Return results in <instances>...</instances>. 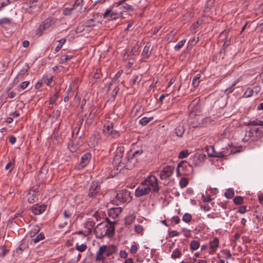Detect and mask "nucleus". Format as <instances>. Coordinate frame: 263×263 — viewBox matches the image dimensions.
<instances>
[{"label": "nucleus", "instance_id": "obj_1", "mask_svg": "<svg viewBox=\"0 0 263 263\" xmlns=\"http://www.w3.org/2000/svg\"><path fill=\"white\" fill-rule=\"evenodd\" d=\"M199 159V155L197 154L192 156L188 162L182 160L180 162L177 167V175L191 176L193 174V165L197 166L198 164V161Z\"/></svg>", "mask_w": 263, "mask_h": 263}, {"label": "nucleus", "instance_id": "obj_2", "mask_svg": "<svg viewBox=\"0 0 263 263\" xmlns=\"http://www.w3.org/2000/svg\"><path fill=\"white\" fill-rule=\"evenodd\" d=\"M119 162L117 163V161H113V164L114 165V169H116L117 171L120 172L123 168L127 170H131L135 165V160L132 158V157L130 156V153H128L125 156H123L119 160Z\"/></svg>", "mask_w": 263, "mask_h": 263}, {"label": "nucleus", "instance_id": "obj_3", "mask_svg": "<svg viewBox=\"0 0 263 263\" xmlns=\"http://www.w3.org/2000/svg\"><path fill=\"white\" fill-rule=\"evenodd\" d=\"M132 199L130 192L127 189H123L117 192L113 202L116 205L128 203Z\"/></svg>", "mask_w": 263, "mask_h": 263}, {"label": "nucleus", "instance_id": "obj_4", "mask_svg": "<svg viewBox=\"0 0 263 263\" xmlns=\"http://www.w3.org/2000/svg\"><path fill=\"white\" fill-rule=\"evenodd\" d=\"M142 184L146 186L151 187V189L155 193H158L159 188L158 184V180L156 177L151 175L147 177L144 181H142Z\"/></svg>", "mask_w": 263, "mask_h": 263}, {"label": "nucleus", "instance_id": "obj_5", "mask_svg": "<svg viewBox=\"0 0 263 263\" xmlns=\"http://www.w3.org/2000/svg\"><path fill=\"white\" fill-rule=\"evenodd\" d=\"M114 4L111 8L106 9L105 12L103 14L104 18H108V21L116 20L122 15V11L116 12L114 10Z\"/></svg>", "mask_w": 263, "mask_h": 263}, {"label": "nucleus", "instance_id": "obj_6", "mask_svg": "<svg viewBox=\"0 0 263 263\" xmlns=\"http://www.w3.org/2000/svg\"><path fill=\"white\" fill-rule=\"evenodd\" d=\"M101 191V185L99 182H92L88 191L87 196L89 198H95Z\"/></svg>", "mask_w": 263, "mask_h": 263}, {"label": "nucleus", "instance_id": "obj_7", "mask_svg": "<svg viewBox=\"0 0 263 263\" xmlns=\"http://www.w3.org/2000/svg\"><path fill=\"white\" fill-rule=\"evenodd\" d=\"M115 228L113 224L107 225L105 224V226L103 228V231L100 234V237H103L107 236L108 237H112L115 234Z\"/></svg>", "mask_w": 263, "mask_h": 263}, {"label": "nucleus", "instance_id": "obj_8", "mask_svg": "<svg viewBox=\"0 0 263 263\" xmlns=\"http://www.w3.org/2000/svg\"><path fill=\"white\" fill-rule=\"evenodd\" d=\"M151 187L145 186V184H142L136 189L135 191V196L137 197H140L143 196L147 195L151 191Z\"/></svg>", "mask_w": 263, "mask_h": 263}, {"label": "nucleus", "instance_id": "obj_9", "mask_svg": "<svg viewBox=\"0 0 263 263\" xmlns=\"http://www.w3.org/2000/svg\"><path fill=\"white\" fill-rule=\"evenodd\" d=\"M15 23L12 18L4 17L0 20V25L6 30L13 27Z\"/></svg>", "mask_w": 263, "mask_h": 263}, {"label": "nucleus", "instance_id": "obj_10", "mask_svg": "<svg viewBox=\"0 0 263 263\" xmlns=\"http://www.w3.org/2000/svg\"><path fill=\"white\" fill-rule=\"evenodd\" d=\"M108 247L106 245L101 246L99 251L97 252V256L96 260L98 261H101L102 262L105 259V257L103 255L108 251Z\"/></svg>", "mask_w": 263, "mask_h": 263}, {"label": "nucleus", "instance_id": "obj_11", "mask_svg": "<svg viewBox=\"0 0 263 263\" xmlns=\"http://www.w3.org/2000/svg\"><path fill=\"white\" fill-rule=\"evenodd\" d=\"M106 127V133L113 138H117L120 136L118 131L114 130L112 123H108Z\"/></svg>", "mask_w": 263, "mask_h": 263}, {"label": "nucleus", "instance_id": "obj_12", "mask_svg": "<svg viewBox=\"0 0 263 263\" xmlns=\"http://www.w3.org/2000/svg\"><path fill=\"white\" fill-rule=\"evenodd\" d=\"M173 168L170 166L164 167L161 171L160 177L161 179H165L173 174Z\"/></svg>", "mask_w": 263, "mask_h": 263}, {"label": "nucleus", "instance_id": "obj_13", "mask_svg": "<svg viewBox=\"0 0 263 263\" xmlns=\"http://www.w3.org/2000/svg\"><path fill=\"white\" fill-rule=\"evenodd\" d=\"M124 147L122 145L118 146L115 153L113 158V161H117L119 163V160L124 156Z\"/></svg>", "mask_w": 263, "mask_h": 263}, {"label": "nucleus", "instance_id": "obj_14", "mask_svg": "<svg viewBox=\"0 0 263 263\" xmlns=\"http://www.w3.org/2000/svg\"><path fill=\"white\" fill-rule=\"evenodd\" d=\"M46 205L36 204L32 206L31 210L35 215H40L46 210Z\"/></svg>", "mask_w": 263, "mask_h": 263}, {"label": "nucleus", "instance_id": "obj_15", "mask_svg": "<svg viewBox=\"0 0 263 263\" xmlns=\"http://www.w3.org/2000/svg\"><path fill=\"white\" fill-rule=\"evenodd\" d=\"M71 215V212H70L69 210H65L63 212V216L65 220L64 221V222L61 223L59 225V227L60 228H64L68 224H70L71 221V220L69 219V218H70Z\"/></svg>", "mask_w": 263, "mask_h": 263}, {"label": "nucleus", "instance_id": "obj_16", "mask_svg": "<svg viewBox=\"0 0 263 263\" xmlns=\"http://www.w3.org/2000/svg\"><path fill=\"white\" fill-rule=\"evenodd\" d=\"M121 212V208H111L108 211V215L113 219L117 218Z\"/></svg>", "mask_w": 263, "mask_h": 263}, {"label": "nucleus", "instance_id": "obj_17", "mask_svg": "<svg viewBox=\"0 0 263 263\" xmlns=\"http://www.w3.org/2000/svg\"><path fill=\"white\" fill-rule=\"evenodd\" d=\"M91 158V155L90 153H86L83 155L81 158V165L84 167L87 165Z\"/></svg>", "mask_w": 263, "mask_h": 263}, {"label": "nucleus", "instance_id": "obj_18", "mask_svg": "<svg viewBox=\"0 0 263 263\" xmlns=\"http://www.w3.org/2000/svg\"><path fill=\"white\" fill-rule=\"evenodd\" d=\"M150 45L148 46V44L144 46L141 54L143 59H148L150 57L152 54V49H150Z\"/></svg>", "mask_w": 263, "mask_h": 263}, {"label": "nucleus", "instance_id": "obj_19", "mask_svg": "<svg viewBox=\"0 0 263 263\" xmlns=\"http://www.w3.org/2000/svg\"><path fill=\"white\" fill-rule=\"evenodd\" d=\"M55 22V19L54 17H50L46 19L42 24L45 27V29L49 28Z\"/></svg>", "mask_w": 263, "mask_h": 263}, {"label": "nucleus", "instance_id": "obj_20", "mask_svg": "<svg viewBox=\"0 0 263 263\" xmlns=\"http://www.w3.org/2000/svg\"><path fill=\"white\" fill-rule=\"evenodd\" d=\"M236 152L237 151H234L232 149H231L230 152L228 151V152H225L224 151L217 152L215 151L212 157L223 158L227 154H235Z\"/></svg>", "mask_w": 263, "mask_h": 263}, {"label": "nucleus", "instance_id": "obj_21", "mask_svg": "<svg viewBox=\"0 0 263 263\" xmlns=\"http://www.w3.org/2000/svg\"><path fill=\"white\" fill-rule=\"evenodd\" d=\"M29 68V66L28 64H25L24 67H23L18 72V74L17 75L16 78L23 79L24 75L28 71Z\"/></svg>", "mask_w": 263, "mask_h": 263}, {"label": "nucleus", "instance_id": "obj_22", "mask_svg": "<svg viewBox=\"0 0 263 263\" xmlns=\"http://www.w3.org/2000/svg\"><path fill=\"white\" fill-rule=\"evenodd\" d=\"M219 240L217 237H215L212 240L210 241L209 245L210 249L215 251L219 246Z\"/></svg>", "mask_w": 263, "mask_h": 263}, {"label": "nucleus", "instance_id": "obj_23", "mask_svg": "<svg viewBox=\"0 0 263 263\" xmlns=\"http://www.w3.org/2000/svg\"><path fill=\"white\" fill-rule=\"evenodd\" d=\"M184 130L185 129L184 126L181 125H179L175 129V133L177 136L181 137L184 133Z\"/></svg>", "mask_w": 263, "mask_h": 263}, {"label": "nucleus", "instance_id": "obj_24", "mask_svg": "<svg viewBox=\"0 0 263 263\" xmlns=\"http://www.w3.org/2000/svg\"><path fill=\"white\" fill-rule=\"evenodd\" d=\"M27 196H28V199H27L28 201L30 203H34L36 201V200L37 199V197H36V194L34 191H32V193H31V192L28 193Z\"/></svg>", "mask_w": 263, "mask_h": 263}, {"label": "nucleus", "instance_id": "obj_25", "mask_svg": "<svg viewBox=\"0 0 263 263\" xmlns=\"http://www.w3.org/2000/svg\"><path fill=\"white\" fill-rule=\"evenodd\" d=\"M119 7V9L121 10L120 11H122V12H127L128 10H132V11H134L133 6L130 5L125 3V2H124V4H122Z\"/></svg>", "mask_w": 263, "mask_h": 263}, {"label": "nucleus", "instance_id": "obj_26", "mask_svg": "<svg viewBox=\"0 0 263 263\" xmlns=\"http://www.w3.org/2000/svg\"><path fill=\"white\" fill-rule=\"evenodd\" d=\"M130 153V156L132 157V158L134 160H135V164L137 162L138 157L141 155L143 153V151L141 148L139 149L138 150L134 151L133 153Z\"/></svg>", "mask_w": 263, "mask_h": 263}, {"label": "nucleus", "instance_id": "obj_27", "mask_svg": "<svg viewBox=\"0 0 263 263\" xmlns=\"http://www.w3.org/2000/svg\"><path fill=\"white\" fill-rule=\"evenodd\" d=\"M142 75H135L134 76L133 79L132 80V82L130 84V87H133L134 85L135 84L138 85L140 82L142 80Z\"/></svg>", "mask_w": 263, "mask_h": 263}, {"label": "nucleus", "instance_id": "obj_28", "mask_svg": "<svg viewBox=\"0 0 263 263\" xmlns=\"http://www.w3.org/2000/svg\"><path fill=\"white\" fill-rule=\"evenodd\" d=\"M153 119L154 117L153 116L149 117H144L140 120L139 124L142 126H145Z\"/></svg>", "mask_w": 263, "mask_h": 263}, {"label": "nucleus", "instance_id": "obj_29", "mask_svg": "<svg viewBox=\"0 0 263 263\" xmlns=\"http://www.w3.org/2000/svg\"><path fill=\"white\" fill-rule=\"evenodd\" d=\"M53 76L50 75L44 76L42 79V82L45 83L47 86H51V83L53 80Z\"/></svg>", "mask_w": 263, "mask_h": 263}, {"label": "nucleus", "instance_id": "obj_30", "mask_svg": "<svg viewBox=\"0 0 263 263\" xmlns=\"http://www.w3.org/2000/svg\"><path fill=\"white\" fill-rule=\"evenodd\" d=\"M135 216L133 215H129L125 218V224L126 226H130L135 220Z\"/></svg>", "mask_w": 263, "mask_h": 263}, {"label": "nucleus", "instance_id": "obj_31", "mask_svg": "<svg viewBox=\"0 0 263 263\" xmlns=\"http://www.w3.org/2000/svg\"><path fill=\"white\" fill-rule=\"evenodd\" d=\"M95 21V16L93 15V17L87 20L85 22L84 26L86 27H91L96 26V24L93 23Z\"/></svg>", "mask_w": 263, "mask_h": 263}, {"label": "nucleus", "instance_id": "obj_32", "mask_svg": "<svg viewBox=\"0 0 263 263\" xmlns=\"http://www.w3.org/2000/svg\"><path fill=\"white\" fill-rule=\"evenodd\" d=\"M182 255V253L180 250L178 249H176L173 251L172 253L171 254V257L175 259L176 258H179Z\"/></svg>", "mask_w": 263, "mask_h": 263}, {"label": "nucleus", "instance_id": "obj_33", "mask_svg": "<svg viewBox=\"0 0 263 263\" xmlns=\"http://www.w3.org/2000/svg\"><path fill=\"white\" fill-rule=\"evenodd\" d=\"M200 77V74L198 73L193 78L192 80V85L194 86V87H197L198 86L200 82L199 79Z\"/></svg>", "mask_w": 263, "mask_h": 263}, {"label": "nucleus", "instance_id": "obj_34", "mask_svg": "<svg viewBox=\"0 0 263 263\" xmlns=\"http://www.w3.org/2000/svg\"><path fill=\"white\" fill-rule=\"evenodd\" d=\"M28 248L27 246L24 245L23 244H21L16 249L15 253L18 255L22 254L23 252Z\"/></svg>", "mask_w": 263, "mask_h": 263}, {"label": "nucleus", "instance_id": "obj_35", "mask_svg": "<svg viewBox=\"0 0 263 263\" xmlns=\"http://www.w3.org/2000/svg\"><path fill=\"white\" fill-rule=\"evenodd\" d=\"M199 246V242L197 240H193L190 243V248L192 250H197Z\"/></svg>", "mask_w": 263, "mask_h": 263}, {"label": "nucleus", "instance_id": "obj_36", "mask_svg": "<svg viewBox=\"0 0 263 263\" xmlns=\"http://www.w3.org/2000/svg\"><path fill=\"white\" fill-rule=\"evenodd\" d=\"M224 196L227 199H231L234 196V192L232 189H228L224 193Z\"/></svg>", "mask_w": 263, "mask_h": 263}, {"label": "nucleus", "instance_id": "obj_37", "mask_svg": "<svg viewBox=\"0 0 263 263\" xmlns=\"http://www.w3.org/2000/svg\"><path fill=\"white\" fill-rule=\"evenodd\" d=\"M233 202L236 205L241 204L243 202V198L240 196H237L234 198Z\"/></svg>", "mask_w": 263, "mask_h": 263}, {"label": "nucleus", "instance_id": "obj_38", "mask_svg": "<svg viewBox=\"0 0 263 263\" xmlns=\"http://www.w3.org/2000/svg\"><path fill=\"white\" fill-rule=\"evenodd\" d=\"M72 55H63L59 59V63L61 64L66 62L68 60H70L72 58Z\"/></svg>", "mask_w": 263, "mask_h": 263}, {"label": "nucleus", "instance_id": "obj_39", "mask_svg": "<svg viewBox=\"0 0 263 263\" xmlns=\"http://www.w3.org/2000/svg\"><path fill=\"white\" fill-rule=\"evenodd\" d=\"M189 183V181L187 178L182 177L179 181V185L181 188L185 187Z\"/></svg>", "mask_w": 263, "mask_h": 263}, {"label": "nucleus", "instance_id": "obj_40", "mask_svg": "<svg viewBox=\"0 0 263 263\" xmlns=\"http://www.w3.org/2000/svg\"><path fill=\"white\" fill-rule=\"evenodd\" d=\"M45 27L41 24L38 28L36 30V35L41 36L43 35L44 31L46 30Z\"/></svg>", "mask_w": 263, "mask_h": 263}, {"label": "nucleus", "instance_id": "obj_41", "mask_svg": "<svg viewBox=\"0 0 263 263\" xmlns=\"http://www.w3.org/2000/svg\"><path fill=\"white\" fill-rule=\"evenodd\" d=\"M76 249L79 252H83L85 251L87 249V246L84 243L79 245L77 243L76 245Z\"/></svg>", "mask_w": 263, "mask_h": 263}, {"label": "nucleus", "instance_id": "obj_42", "mask_svg": "<svg viewBox=\"0 0 263 263\" xmlns=\"http://www.w3.org/2000/svg\"><path fill=\"white\" fill-rule=\"evenodd\" d=\"M59 44L55 47L54 50L55 52H58L61 49L62 46L66 42V39L64 38L61 39L59 40Z\"/></svg>", "mask_w": 263, "mask_h": 263}, {"label": "nucleus", "instance_id": "obj_43", "mask_svg": "<svg viewBox=\"0 0 263 263\" xmlns=\"http://www.w3.org/2000/svg\"><path fill=\"white\" fill-rule=\"evenodd\" d=\"M44 234L43 232H41L33 239V241L34 243H36L39 242L40 240L44 239Z\"/></svg>", "mask_w": 263, "mask_h": 263}, {"label": "nucleus", "instance_id": "obj_44", "mask_svg": "<svg viewBox=\"0 0 263 263\" xmlns=\"http://www.w3.org/2000/svg\"><path fill=\"white\" fill-rule=\"evenodd\" d=\"M83 0H76L73 4L72 7L74 9H76L77 7H79V9L81 10L83 6Z\"/></svg>", "mask_w": 263, "mask_h": 263}, {"label": "nucleus", "instance_id": "obj_45", "mask_svg": "<svg viewBox=\"0 0 263 263\" xmlns=\"http://www.w3.org/2000/svg\"><path fill=\"white\" fill-rule=\"evenodd\" d=\"M192 219V215L189 213H185L182 217V220L185 223H189Z\"/></svg>", "mask_w": 263, "mask_h": 263}, {"label": "nucleus", "instance_id": "obj_46", "mask_svg": "<svg viewBox=\"0 0 263 263\" xmlns=\"http://www.w3.org/2000/svg\"><path fill=\"white\" fill-rule=\"evenodd\" d=\"M206 152L208 153V155L209 156V157H213V155H214V153L215 151V148L213 146H209L207 148H206Z\"/></svg>", "mask_w": 263, "mask_h": 263}, {"label": "nucleus", "instance_id": "obj_47", "mask_svg": "<svg viewBox=\"0 0 263 263\" xmlns=\"http://www.w3.org/2000/svg\"><path fill=\"white\" fill-rule=\"evenodd\" d=\"M253 94L252 88H248L243 94V97L249 98L251 97Z\"/></svg>", "mask_w": 263, "mask_h": 263}, {"label": "nucleus", "instance_id": "obj_48", "mask_svg": "<svg viewBox=\"0 0 263 263\" xmlns=\"http://www.w3.org/2000/svg\"><path fill=\"white\" fill-rule=\"evenodd\" d=\"M189 153L187 149L181 151L179 154L178 158L180 159L186 158L189 155Z\"/></svg>", "mask_w": 263, "mask_h": 263}, {"label": "nucleus", "instance_id": "obj_49", "mask_svg": "<svg viewBox=\"0 0 263 263\" xmlns=\"http://www.w3.org/2000/svg\"><path fill=\"white\" fill-rule=\"evenodd\" d=\"M185 40H181L180 42L178 43L175 46L174 49L176 51L179 50L184 45L185 43Z\"/></svg>", "mask_w": 263, "mask_h": 263}, {"label": "nucleus", "instance_id": "obj_50", "mask_svg": "<svg viewBox=\"0 0 263 263\" xmlns=\"http://www.w3.org/2000/svg\"><path fill=\"white\" fill-rule=\"evenodd\" d=\"M74 9L72 6L70 8H65L63 10V13L65 15H70L71 13V11Z\"/></svg>", "mask_w": 263, "mask_h": 263}, {"label": "nucleus", "instance_id": "obj_51", "mask_svg": "<svg viewBox=\"0 0 263 263\" xmlns=\"http://www.w3.org/2000/svg\"><path fill=\"white\" fill-rule=\"evenodd\" d=\"M135 232L138 234L142 233L143 231V227L140 224H137L135 226Z\"/></svg>", "mask_w": 263, "mask_h": 263}, {"label": "nucleus", "instance_id": "obj_52", "mask_svg": "<svg viewBox=\"0 0 263 263\" xmlns=\"http://www.w3.org/2000/svg\"><path fill=\"white\" fill-rule=\"evenodd\" d=\"M119 89L120 88H119L118 86H116L114 89V90H112V92H111V97L112 98H113L114 99H115L118 92V91H119Z\"/></svg>", "mask_w": 263, "mask_h": 263}, {"label": "nucleus", "instance_id": "obj_53", "mask_svg": "<svg viewBox=\"0 0 263 263\" xmlns=\"http://www.w3.org/2000/svg\"><path fill=\"white\" fill-rule=\"evenodd\" d=\"M179 235V233L175 230L172 231L168 233V236L171 238L174 237L175 236H178Z\"/></svg>", "mask_w": 263, "mask_h": 263}, {"label": "nucleus", "instance_id": "obj_54", "mask_svg": "<svg viewBox=\"0 0 263 263\" xmlns=\"http://www.w3.org/2000/svg\"><path fill=\"white\" fill-rule=\"evenodd\" d=\"M59 96H58L57 95H53L51 98L50 100V104H54L55 102L57 101V100L58 99Z\"/></svg>", "mask_w": 263, "mask_h": 263}, {"label": "nucleus", "instance_id": "obj_55", "mask_svg": "<svg viewBox=\"0 0 263 263\" xmlns=\"http://www.w3.org/2000/svg\"><path fill=\"white\" fill-rule=\"evenodd\" d=\"M253 93L254 92L256 95H258V93L260 91L261 88L258 85H256L253 87L252 88Z\"/></svg>", "mask_w": 263, "mask_h": 263}, {"label": "nucleus", "instance_id": "obj_56", "mask_svg": "<svg viewBox=\"0 0 263 263\" xmlns=\"http://www.w3.org/2000/svg\"><path fill=\"white\" fill-rule=\"evenodd\" d=\"M137 250H138V247L136 245H132L130 249V252L131 253L135 254L137 253Z\"/></svg>", "mask_w": 263, "mask_h": 263}, {"label": "nucleus", "instance_id": "obj_57", "mask_svg": "<svg viewBox=\"0 0 263 263\" xmlns=\"http://www.w3.org/2000/svg\"><path fill=\"white\" fill-rule=\"evenodd\" d=\"M29 84V81H24L21 83L20 87L21 88L24 89H25Z\"/></svg>", "mask_w": 263, "mask_h": 263}, {"label": "nucleus", "instance_id": "obj_58", "mask_svg": "<svg viewBox=\"0 0 263 263\" xmlns=\"http://www.w3.org/2000/svg\"><path fill=\"white\" fill-rule=\"evenodd\" d=\"M222 253L226 255V258L227 259H230L232 257V255L229 250H225L222 251Z\"/></svg>", "mask_w": 263, "mask_h": 263}, {"label": "nucleus", "instance_id": "obj_59", "mask_svg": "<svg viewBox=\"0 0 263 263\" xmlns=\"http://www.w3.org/2000/svg\"><path fill=\"white\" fill-rule=\"evenodd\" d=\"M253 136V132L252 130L250 129L248 132H246L245 138L248 137V139Z\"/></svg>", "mask_w": 263, "mask_h": 263}, {"label": "nucleus", "instance_id": "obj_60", "mask_svg": "<svg viewBox=\"0 0 263 263\" xmlns=\"http://www.w3.org/2000/svg\"><path fill=\"white\" fill-rule=\"evenodd\" d=\"M246 211V206L245 205L240 206L238 209V212L241 214L245 213Z\"/></svg>", "mask_w": 263, "mask_h": 263}, {"label": "nucleus", "instance_id": "obj_61", "mask_svg": "<svg viewBox=\"0 0 263 263\" xmlns=\"http://www.w3.org/2000/svg\"><path fill=\"white\" fill-rule=\"evenodd\" d=\"M248 126H256L258 125V120L250 121L247 124Z\"/></svg>", "mask_w": 263, "mask_h": 263}, {"label": "nucleus", "instance_id": "obj_62", "mask_svg": "<svg viewBox=\"0 0 263 263\" xmlns=\"http://www.w3.org/2000/svg\"><path fill=\"white\" fill-rule=\"evenodd\" d=\"M200 207L204 212L209 211L211 210V208L208 204L204 205H201Z\"/></svg>", "mask_w": 263, "mask_h": 263}, {"label": "nucleus", "instance_id": "obj_63", "mask_svg": "<svg viewBox=\"0 0 263 263\" xmlns=\"http://www.w3.org/2000/svg\"><path fill=\"white\" fill-rule=\"evenodd\" d=\"M30 8L35 7L37 6V1L35 0L30 1Z\"/></svg>", "mask_w": 263, "mask_h": 263}, {"label": "nucleus", "instance_id": "obj_64", "mask_svg": "<svg viewBox=\"0 0 263 263\" xmlns=\"http://www.w3.org/2000/svg\"><path fill=\"white\" fill-rule=\"evenodd\" d=\"M120 256L122 258H127V254L125 251L121 250L120 252Z\"/></svg>", "mask_w": 263, "mask_h": 263}]
</instances>
